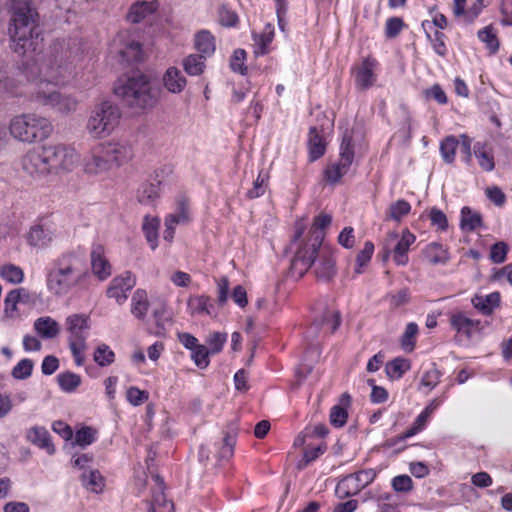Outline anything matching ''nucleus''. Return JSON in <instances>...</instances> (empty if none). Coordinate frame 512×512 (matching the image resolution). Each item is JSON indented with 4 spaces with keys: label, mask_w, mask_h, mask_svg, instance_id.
Returning a JSON list of instances; mask_svg holds the SVG:
<instances>
[{
    "label": "nucleus",
    "mask_w": 512,
    "mask_h": 512,
    "mask_svg": "<svg viewBox=\"0 0 512 512\" xmlns=\"http://www.w3.org/2000/svg\"><path fill=\"white\" fill-rule=\"evenodd\" d=\"M9 34L14 43V52L37 57L24 65L23 73L29 83L28 94L43 106H48L62 115L74 113L79 101L70 94H62L50 87L65 85L75 76V66L70 54L55 45L51 54L39 57L43 37L38 28V13L28 0H14Z\"/></svg>",
    "instance_id": "f257e3e1"
},
{
    "label": "nucleus",
    "mask_w": 512,
    "mask_h": 512,
    "mask_svg": "<svg viewBox=\"0 0 512 512\" xmlns=\"http://www.w3.org/2000/svg\"><path fill=\"white\" fill-rule=\"evenodd\" d=\"M88 277L85 253L66 251L56 257L46 274V288L56 297H63L81 286Z\"/></svg>",
    "instance_id": "f03ea898"
},
{
    "label": "nucleus",
    "mask_w": 512,
    "mask_h": 512,
    "mask_svg": "<svg viewBox=\"0 0 512 512\" xmlns=\"http://www.w3.org/2000/svg\"><path fill=\"white\" fill-rule=\"evenodd\" d=\"M115 94L131 108L146 110L153 108L160 96V89L150 78L137 71L128 75L114 88Z\"/></svg>",
    "instance_id": "7ed1b4c3"
},
{
    "label": "nucleus",
    "mask_w": 512,
    "mask_h": 512,
    "mask_svg": "<svg viewBox=\"0 0 512 512\" xmlns=\"http://www.w3.org/2000/svg\"><path fill=\"white\" fill-rule=\"evenodd\" d=\"M9 132L16 140L32 144L49 138L53 132V125L45 116L23 113L10 120Z\"/></svg>",
    "instance_id": "20e7f679"
},
{
    "label": "nucleus",
    "mask_w": 512,
    "mask_h": 512,
    "mask_svg": "<svg viewBox=\"0 0 512 512\" xmlns=\"http://www.w3.org/2000/svg\"><path fill=\"white\" fill-rule=\"evenodd\" d=\"M332 222L329 214L321 213L314 218L308 242L296 252L291 262V272L302 277L314 262V255L321 248L324 239V230Z\"/></svg>",
    "instance_id": "39448f33"
},
{
    "label": "nucleus",
    "mask_w": 512,
    "mask_h": 512,
    "mask_svg": "<svg viewBox=\"0 0 512 512\" xmlns=\"http://www.w3.org/2000/svg\"><path fill=\"white\" fill-rule=\"evenodd\" d=\"M121 119L118 105L109 100L96 104L90 111L86 131L94 139H102L112 134Z\"/></svg>",
    "instance_id": "423d86ee"
},
{
    "label": "nucleus",
    "mask_w": 512,
    "mask_h": 512,
    "mask_svg": "<svg viewBox=\"0 0 512 512\" xmlns=\"http://www.w3.org/2000/svg\"><path fill=\"white\" fill-rule=\"evenodd\" d=\"M66 330L69 333L68 343L74 362L77 366L85 363V351L90 329V318L85 314H72L66 318Z\"/></svg>",
    "instance_id": "0eeeda50"
},
{
    "label": "nucleus",
    "mask_w": 512,
    "mask_h": 512,
    "mask_svg": "<svg viewBox=\"0 0 512 512\" xmlns=\"http://www.w3.org/2000/svg\"><path fill=\"white\" fill-rule=\"evenodd\" d=\"M44 151L49 175L71 172L80 161L76 149L63 143L44 145Z\"/></svg>",
    "instance_id": "6e6552de"
},
{
    "label": "nucleus",
    "mask_w": 512,
    "mask_h": 512,
    "mask_svg": "<svg viewBox=\"0 0 512 512\" xmlns=\"http://www.w3.org/2000/svg\"><path fill=\"white\" fill-rule=\"evenodd\" d=\"M354 159V144L352 131L346 129L342 135L340 145V158L324 170V179L330 184H335L348 172Z\"/></svg>",
    "instance_id": "1a4fd4ad"
},
{
    "label": "nucleus",
    "mask_w": 512,
    "mask_h": 512,
    "mask_svg": "<svg viewBox=\"0 0 512 512\" xmlns=\"http://www.w3.org/2000/svg\"><path fill=\"white\" fill-rule=\"evenodd\" d=\"M191 221L192 213L189 199L185 196H178L175 200L174 210L167 214L164 220V240L171 243L174 239L176 226L188 225Z\"/></svg>",
    "instance_id": "9d476101"
},
{
    "label": "nucleus",
    "mask_w": 512,
    "mask_h": 512,
    "mask_svg": "<svg viewBox=\"0 0 512 512\" xmlns=\"http://www.w3.org/2000/svg\"><path fill=\"white\" fill-rule=\"evenodd\" d=\"M376 472L374 469H365L344 477L337 485L338 496L349 497L359 493L374 481Z\"/></svg>",
    "instance_id": "9b49d317"
},
{
    "label": "nucleus",
    "mask_w": 512,
    "mask_h": 512,
    "mask_svg": "<svg viewBox=\"0 0 512 512\" xmlns=\"http://www.w3.org/2000/svg\"><path fill=\"white\" fill-rule=\"evenodd\" d=\"M20 165L24 173L35 179H41L49 175L44 145L29 149L21 157Z\"/></svg>",
    "instance_id": "f8f14e48"
},
{
    "label": "nucleus",
    "mask_w": 512,
    "mask_h": 512,
    "mask_svg": "<svg viewBox=\"0 0 512 512\" xmlns=\"http://www.w3.org/2000/svg\"><path fill=\"white\" fill-rule=\"evenodd\" d=\"M83 170L89 175L104 174L112 169L102 142L85 153L81 160Z\"/></svg>",
    "instance_id": "ddd939ff"
},
{
    "label": "nucleus",
    "mask_w": 512,
    "mask_h": 512,
    "mask_svg": "<svg viewBox=\"0 0 512 512\" xmlns=\"http://www.w3.org/2000/svg\"><path fill=\"white\" fill-rule=\"evenodd\" d=\"M112 168L120 167L133 158V149L126 140L111 139L102 142Z\"/></svg>",
    "instance_id": "4468645a"
},
{
    "label": "nucleus",
    "mask_w": 512,
    "mask_h": 512,
    "mask_svg": "<svg viewBox=\"0 0 512 512\" xmlns=\"http://www.w3.org/2000/svg\"><path fill=\"white\" fill-rule=\"evenodd\" d=\"M135 285L136 277L130 271H126L112 279L106 291L107 297L115 299L119 305H122Z\"/></svg>",
    "instance_id": "2eb2a0df"
},
{
    "label": "nucleus",
    "mask_w": 512,
    "mask_h": 512,
    "mask_svg": "<svg viewBox=\"0 0 512 512\" xmlns=\"http://www.w3.org/2000/svg\"><path fill=\"white\" fill-rule=\"evenodd\" d=\"M341 324V315L336 310H326L316 318L307 333L310 337H316L320 331L334 333Z\"/></svg>",
    "instance_id": "dca6fc26"
},
{
    "label": "nucleus",
    "mask_w": 512,
    "mask_h": 512,
    "mask_svg": "<svg viewBox=\"0 0 512 512\" xmlns=\"http://www.w3.org/2000/svg\"><path fill=\"white\" fill-rule=\"evenodd\" d=\"M377 61L373 58H366L362 63L354 68L353 74L356 87L360 90H367L376 82V74L374 72Z\"/></svg>",
    "instance_id": "f3484780"
},
{
    "label": "nucleus",
    "mask_w": 512,
    "mask_h": 512,
    "mask_svg": "<svg viewBox=\"0 0 512 512\" xmlns=\"http://www.w3.org/2000/svg\"><path fill=\"white\" fill-rule=\"evenodd\" d=\"M163 180L160 173L155 172V176L149 181L142 184L137 191V200L140 204L153 206L160 198Z\"/></svg>",
    "instance_id": "a211bd4d"
},
{
    "label": "nucleus",
    "mask_w": 512,
    "mask_h": 512,
    "mask_svg": "<svg viewBox=\"0 0 512 512\" xmlns=\"http://www.w3.org/2000/svg\"><path fill=\"white\" fill-rule=\"evenodd\" d=\"M91 268L93 274L104 281L112 274V266L105 256L104 247L101 244H94L90 253Z\"/></svg>",
    "instance_id": "6ab92c4d"
},
{
    "label": "nucleus",
    "mask_w": 512,
    "mask_h": 512,
    "mask_svg": "<svg viewBox=\"0 0 512 512\" xmlns=\"http://www.w3.org/2000/svg\"><path fill=\"white\" fill-rule=\"evenodd\" d=\"M315 275L319 280L328 281L335 274V260L332 254L325 248L317 251L314 255Z\"/></svg>",
    "instance_id": "aec40b11"
},
{
    "label": "nucleus",
    "mask_w": 512,
    "mask_h": 512,
    "mask_svg": "<svg viewBox=\"0 0 512 512\" xmlns=\"http://www.w3.org/2000/svg\"><path fill=\"white\" fill-rule=\"evenodd\" d=\"M480 320L470 318L465 312H455L450 316V325L457 333L470 338L480 329Z\"/></svg>",
    "instance_id": "412c9836"
},
{
    "label": "nucleus",
    "mask_w": 512,
    "mask_h": 512,
    "mask_svg": "<svg viewBox=\"0 0 512 512\" xmlns=\"http://www.w3.org/2000/svg\"><path fill=\"white\" fill-rule=\"evenodd\" d=\"M26 239L32 247L45 248L53 241L54 232L46 225L35 224L29 229Z\"/></svg>",
    "instance_id": "4be33fe9"
},
{
    "label": "nucleus",
    "mask_w": 512,
    "mask_h": 512,
    "mask_svg": "<svg viewBox=\"0 0 512 512\" xmlns=\"http://www.w3.org/2000/svg\"><path fill=\"white\" fill-rule=\"evenodd\" d=\"M26 437L33 445L45 450L47 454L53 455L55 453V446L52 443L50 434L45 427L34 426L30 428L27 431Z\"/></svg>",
    "instance_id": "5701e85b"
},
{
    "label": "nucleus",
    "mask_w": 512,
    "mask_h": 512,
    "mask_svg": "<svg viewBox=\"0 0 512 512\" xmlns=\"http://www.w3.org/2000/svg\"><path fill=\"white\" fill-rule=\"evenodd\" d=\"M152 480L154 486L151 490L152 496L148 512L161 511L166 505H173L171 501L167 500L164 493L165 485L163 479L159 475H153Z\"/></svg>",
    "instance_id": "b1692460"
},
{
    "label": "nucleus",
    "mask_w": 512,
    "mask_h": 512,
    "mask_svg": "<svg viewBox=\"0 0 512 512\" xmlns=\"http://www.w3.org/2000/svg\"><path fill=\"white\" fill-rule=\"evenodd\" d=\"M308 154L311 162L321 158L326 151V143L321 131L317 127H311L308 133Z\"/></svg>",
    "instance_id": "393cba45"
},
{
    "label": "nucleus",
    "mask_w": 512,
    "mask_h": 512,
    "mask_svg": "<svg viewBox=\"0 0 512 512\" xmlns=\"http://www.w3.org/2000/svg\"><path fill=\"white\" fill-rule=\"evenodd\" d=\"M351 404V396L348 393H343L340 397L339 404L334 405L330 410V423L336 427H343L348 419L347 408Z\"/></svg>",
    "instance_id": "a878e982"
},
{
    "label": "nucleus",
    "mask_w": 512,
    "mask_h": 512,
    "mask_svg": "<svg viewBox=\"0 0 512 512\" xmlns=\"http://www.w3.org/2000/svg\"><path fill=\"white\" fill-rule=\"evenodd\" d=\"M34 331L43 339L56 338L60 333L59 323L50 316L37 318L33 324Z\"/></svg>",
    "instance_id": "bb28decb"
},
{
    "label": "nucleus",
    "mask_w": 512,
    "mask_h": 512,
    "mask_svg": "<svg viewBox=\"0 0 512 512\" xmlns=\"http://www.w3.org/2000/svg\"><path fill=\"white\" fill-rule=\"evenodd\" d=\"M416 237L408 229L403 230L401 238L394 248V261L397 265H405L408 262L407 253L410 246L415 242Z\"/></svg>",
    "instance_id": "cd10ccee"
},
{
    "label": "nucleus",
    "mask_w": 512,
    "mask_h": 512,
    "mask_svg": "<svg viewBox=\"0 0 512 512\" xmlns=\"http://www.w3.org/2000/svg\"><path fill=\"white\" fill-rule=\"evenodd\" d=\"M471 302L474 308L483 315H490L500 304V293L492 292L487 295H475Z\"/></svg>",
    "instance_id": "c85d7f7f"
},
{
    "label": "nucleus",
    "mask_w": 512,
    "mask_h": 512,
    "mask_svg": "<svg viewBox=\"0 0 512 512\" xmlns=\"http://www.w3.org/2000/svg\"><path fill=\"white\" fill-rule=\"evenodd\" d=\"M214 306L207 295H194L187 301V311L190 315H211Z\"/></svg>",
    "instance_id": "c756f323"
},
{
    "label": "nucleus",
    "mask_w": 512,
    "mask_h": 512,
    "mask_svg": "<svg viewBox=\"0 0 512 512\" xmlns=\"http://www.w3.org/2000/svg\"><path fill=\"white\" fill-rule=\"evenodd\" d=\"M163 83L169 92L178 94L185 88L186 78L178 68L169 67L163 76Z\"/></svg>",
    "instance_id": "7c9ffc66"
},
{
    "label": "nucleus",
    "mask_w": 512,
    "mask_h": 512,
    "mask_svg": "<svg viewBox=\"0 0 512 512\" xmlns=\"http://www.w3.org/2000/svg\"><path fill=\"white\" fill-rule=\"evenodd\" d=\"M194 45L196 50L200 53L199 55L205 58L213 55L216 49L215 38L208 30H200L196 33Z\"/></svg>",
    "instance_id": "2f4dec72"
},
{
    "label": "nucleus",
    "mask_w": 512,
    "mask_h": 512,
    "mask_svg": "<svg viewBox=\"0 0 512 512\" xmlns=\"http://www.w3.org/2000/svg\"><path fill=\"white\" fill-rule=\"evenodd\" d=\"M157 8L158 2L156 0L137 2L131 6L127 18L131 23H139L146 16L156 11Z\"/></svg>",
    "instance_id": "473e14b6"
},
{
    "label": "nucleus",
    "mask_w": 512,
    "mask_h": 512,
    "mask_svg": "<svg viewBox=\"0 0 512 512\" xmlns=\"http://www.w3.org/2000/svg\"><path fill=\"white\" fill-rule=\"evenodd\" d=\"M160 226V219L158 217H151L146 215L143 219L142 230L145 238L152 250L158 246V230Z\"/></svg>",
    "instance_id": "72a5a7b5"
},
{
    "label": "nucleus",
    "mask_w": 512,
    "mask_h": 512,
    "mask_svg": "<svg viewBox=\"0 0 512 512\" xmlns=\"http://www.w3.org/2000/svg\"><path fill=\"white\" fill-rule=\"evenodd\" d=\"M236 445V435L225 434L223 438L215 443L216 457L219 461H229L234 455Z\"/></svg>",
    "instance_id": "f704fd0d"
},
{
    "label": "nucleus",
    "mask_w": 512,
    "mask_h": 512,
    "mask_svg": "<svg viewBox=\"0 0 512 512\" xmlns=\"http://www.w3.org/2000/svg\"><path fill=\"white\" fill-rule=\"evenodd\" d=\"M148 308L149 301L146 291L137 289L131 298V313L138 319H144Z\"/></svg>",
    "instance_id": "c9c22d12"
},
{
    "label": "nucleus",
    "mask_w": 512,
    "mask_h": 512,
    "mask_svg": "<svg viewBox=\"0 0 512 512\" xmlns=\"http://www.w3.org/2000/svg\"><path fill=\"white\" fill-rule=\"evenodd\" d=\"M474 155L478 159V163L483 170L490 172L494 169V157L486 143H475Z\"/></svg>",
    "instance_id": "e433bc0d"
},
{
    "label": "nucleus",
    "mask_w": 512,
    "mask_h": 512,
    "mask_svg": "<svg viewBox=\"0 0 512 512\" xmlns=\"http://www.w3.org/2000/svg\"><path fill=\"white\" fill-rule=\"evenodd\" d=\"M482 226V217L478 212L465 206L461 209L460 228L463 231H475Z\"/></svg>",
    "instance_id": "4c0bfd02"
},
{
    "label": "nucleus",
    "mask_w": 512,
    "mask_h": 512,
    "mask_svg": "<svg viewBox=\"0 0 512 512\" xmlns=\"http://www.w3.org/2000/svg\"><path fill=\"white\" fill-rule=\"evenodd\" d=\"M118 54L124 62L133 63L142 60L143 50L139 42L131 40L119 49Z\"/></svg>",
    "instance_id": "58836bf2"
},
{
    "label": "nucleus",
    "mask_w": 512,
    "mask_h": 512,
    "mask_svg": "<svg viewBox=\"0 0 512 512\" xmlns=\"http://www.w3.org/2000/svg\"><path fill=\"white\" fill-rule=\"evenodd\" d=\"M22 296H27V290L18 288L11 290L4 300V312L9 318H14L17 313V304L22 301Z\"/></svg>",
    "instance_id": "ea45409f"
},
{
    "label": "nucleus",
    "mask_w": 512,
    "mask_h": 512,
    "mask_svg": "<svg viewBox=\"0 0 512 512\" xmlns=\"http://www.w3.org/2000/svg\"><path fill=\"white\" fill-rule=\"evenodd\" d=\"M83 486L91 492L100 493L104 487V478L98 470L84 471L81 476Z\"/></svg>",
    "instance_id": "a19ab883"
},
{
    "label": "nucleus",
    "mask_w": 512,
    "mask_h": 512,
    "mask_svg": "<svg viewBox=\"0 0 512 512\" xmlns=\"http://www.w3.org/2000/svg\"><path fill=\"white\" fill-rule=\"evenodd\" d=\"M205 57L199 54H190L183 60V68L190 76H198L205 68Z\"/></svg>",
    "instance_id": "79ce46f5"
},
{
    "label": "nucleus",
    "mask_w": 512,
    "mask_h": 512,
    "mask_svg": "<svg viewBox=\"0 0 512 512\" xmlns=\"http://www.w3.org/2000/svg\"><path fill=\"white\" fill-rule=\"evenodd\" d=\"M57 382L62 391L72 393L81 385V377L67 371L57 375Z\"/></svg>",
    "instance_id": "37998d69"
},
{
    "label": "nucleus",
    "mask_w": 512,
    "mask_h": 512,
    "mask_svg": "<svg viewBox=\"0 0 512 512\" xmlns=\"http://www.w3.org/2000/svg\"><path fill=\"white\" fill-rule=\"evenodd\" d=\"M459 147V140L451 135L444 138L440 143V153L443 160L451 164L455 160V153L457 148Z\"/></svg>",
    "instance_id": "c03bdc74"
},
{
    "label": "nucleus",
    "mask_w": 512,
    "mask_h": 512,
    "mask_svg": "<svg viewBox=\"0 0 512 512\" xmlns=\"http://www.w3.org/2000/svg\"><path fill=\"white\" fill-rule=\"evenodd\" d=\"M431 30L432 29H427V32H425L427 39L431 43L434 52L441 57H445L448 53L445 34L437 29L431 33Z\"/></svg>",
    "instance_id": "a18cd8bd"
},
{
    "label": "nucleus",
    "mask_w": 512,
    "mask_h": 512,
    "mask_svg": "<svg viewBox=\"0 0 512 512\" xmlns=\"http://www.w3.org/2000/svg\"><path fill=\"white\" fill-rule=\"evenodd\" d=\"M93 359L100 367L110 366L115 361V353L104 343L99 344L93 354Z\"/></svg>",
    "instance_id": "49530a36"
},
{
    "label": "nucleus",
    "mask_w": 512,
    "mask_h": 512,
    "mask_svg": "<svg viewBox=\"0 0 512 512\" xmlns=\"http://www.w3.org/2000/svg\"><path fill=\"white\" fill-rule=\"evenodd\" d=\"M410 369V362L404 358H396L386 364L385 370L391 379H400Z\"/></svg>",
    "instance_id": "de8ad7c7"
},
{
    "label": "nucleus",
    "mask_w": 512,
    "mask_h": 512,
    "mask_svg": "<svg viewBox=\"0 0 512 512\" xmlns=\"http://www.w3.org/2000/svg\"><path fill=\"white\" fill-rule=\"evenodd\" d=\"M29 87V84L27 85ZM0 93H8L13 96H21L28 93V88L25 91H18L15 81L8 77L7 71L3 66H0Z\"/></svg>",
    "instance_id": "09e8293b"
},
{
    "label": "nucleus",
    "mask_w": 512,
    "mask_h": 512,
    "mask_svg": "<svg viewBox=\"0 0 512 512\" xmlns=\"http://www.w3.org/2000/svg\"><path fill=\"white\" fill-rule=\"evenodd\" d=\"M0 276L11 284H19L24 279V272L19 266L7 264L1 267Z\"/></svg>",
    "instance_id": "8fccbe9b"
},
{
    "label": "nucleus",
    "mask_w": 512,
    "mask_h": 512,
    "mask_svg": "<svg viewBox=\"0 0 512 512\" xmlns=\"http://www.w3.org/2000/svg\"><path fill=\"white\" fill-rule=\"evenodd\" d=\"M411 211V205L406 200L400 199L392 203L389 207L387 219L399 222Z\"/></svg>",
    "instance_id": "3c124183"
},
{
    "label": "nucleus",
    "mask_w": 512,
    "mask_h": 512,
    "mask_svg": "<svg viewBox=\"0 0 512 512\" xmlns=\"http://www.w3.org/2000/svg\"><path fill=\"white\" fill-rule=\"evenodd\" d=\"M427 257L432 264H445L449 259L447 251L439 243L428 245Z\"/></svg>",
    "instance_id": "603ef678"
},
{
    "label": "nucleus",
    "mask_w": 512,
    "mask_h": 512,
    "mask_svg": "<svg viewBox=\"0 0 512 512\" xmlns=\"http://www.w3.org/2000/svg\"><path fill=\"white\" fill-rule=\"evenodd\" d=\"M274 39V28L266 25L261 34L255 39L258 45L257 54L265 55L269 52V45Z\"/></svg>",
    "instance_id": "864d4df0"
},
{
    "label": "nucleus",
    "mask_w": 512,
    "mask_h": 512,
    "mask_svg": "<svg viewBox=\"0 0 512 512\" xmlns=\"http://www.w3.org/2000/svg\"><path fill=\"white\" fill-rule=\"evenodd\" d=\"M440 377L441 372L437 369L435 364H431L421 377L420 387H425L428 391H431L438 385Z\"/></svg>",
    "instance_id": "5fc2aeb1"
},
{
    "label": "nucleus",
    "mask_w": 512,
    "mask_h": 512,
    "mask_svg": "<svg viewBox=\"0 0 512 512\" xmlns=\"http://www.w3.org/2000/svg\"><path fill=\"white\" fill-rule=\"evenodd\" d=\"M374 253V244L371 241H366L363 249L359 251L356 257V267L355 272L357 274L362 273V268L366 266Z\"/></svg>",
    "instance_id": "6e6d98bb"
},
{
    "label": "nucleus",
    "mask_w": 512,
    "mask_h": 512,
    "mask_svg": "<svg viewBox=\"0 0 512 512\" xmlns=\"http://www.w3.org/2000/svg\"><path fill=\"white\" fill-rule=\"evenodd\" d=\"M417 334L418 325L414 322L408 323L401 337V345L405 351L411 352L414 349L415 337Z\"/></svg>",
    "instance_id": "4d7b16f0"
},
{
    "label": "nucleus",
    "mask_w": 512,
    "mask_h": 512,
    "mask_svg": "<svg viewBox=\"0 0 512 512\" xmlns=\"http://www.w3.org/2000/svg\"><path fill=\"white\" fill-rule=\"evenodd\" d=\"M33 361L25 358L20 360L12 369L11 375L18 380H24L31 376L33 371Z\"/></svg>",
    "instance_id": "13d9d810"
},
{
    "label": "nucleus",
    "mask_w": 512,
    "mask_h": 512,
    "mask_svg": "<svg viewBox=\"0 0 512 512\" xmlns=\"http://www.w3.org/2000/svg\"><path fill=\"white\" fill-rule=\"evenodd\" d=\"M478 38L486 44L490 52L495 53L499 49V42L491 26L478 31Z\"/></svg>",
    "instance_id": "bf43d9fd"
},
{
    "label": "nucleus",
    "mask_w": 512,
    "mask_h": 512,
    "mask_svg": "<svg viewBox=\"0 0 512 512\" xmlns=\"http://www.w3.org/2000/svg\"><path fill=\"white\" fill-rule=\"evenodd\" d=\"M96 434L95 429L88 426L82 427L75 434V442L82 447L88 446L96 440Z\"/></svg>",
    "instance_id": "052dcab7"
},
{
    "label": "nucleus",
    "mask_w": 512,
    "mask_h": 512,
    "mask_svg": "<svg viewBox=\"0 0 512 512\" xmlns=\"http://www.w3.org/2000/svg\"><path fill=\"white\" fill-rule=\"evenodd\" d=\"M191 352V358L198 368L205 369L209 365V355L211 353L206 346L199 345Z\"/></svg>",
    "instance_id": "680f3d73"
},
{
    "label": "nucleus",
    "mask_w": 512,
    "mask_h": 512,
    "mask_svg": "<svg viewBox=\"0 0 512 512\" xmlns=\"http://www.w3.org/2000/svg\"><path fill=\"white\" fill-rule=\"evenodd\" d=\"M227 341V334L221 332L211 333L207 338L208 350L211 354H217Z\"/></svg>",
    "instance_id": "e2e57ef3"
},
{
    "label": "nucleus",
    "mask_w": 512,
    "mask_h": 512,
    "mask_svg": "<svg viewBox=\"0 0 512 512\" xmlns=\"http://www.w3.org/2000/svg\"><path fill=\"white\" fill-rule=\"evenodd\" d=\"M429 219L431 225L436 227L440 231H446L448 229V219L445 213L437 207H433L429 213Z\"/></svg>",
    "instance_id": "0e129e2a"
},
{
    "label": "nucleus",
    "mask_w": 512,
    "mask_h": 512,
    "mask_svg": "<svg viewBox=\"0 0 512 512\" xmlns=\"http://www.w3.org/2000/svg\"><path fill=\"white\" fill-rule=\"evenodd\" d=\"M508 253V246L506 243L499 241L491 246L490 249V260L493 263L500 264L506 260Z\"/></svg>",
    "instance_id": "69168bd1"
},
{
    "label": "nucleus",
    "mask_w": 512,
    "mask_h": 512,
    "mask_svg": "<svg viewBox=\"0 0 512 512\" xmlns=\"http://www.w3.org/2000/svg\"><path fill=\"white\" fill-rule=\"evenodd\" d=\"M246 59V52L243 49H236L232 55L230 67L236 72L244 75L247 71V67L244 64Z\"/></svg>",
    "instance_id": "338daca9"
},
{
    "label": "nucleus",
    "mask_w": 512,
    "mask_h": 512,
    "mask_svg": "<svg viewBox=\"0 0 512 512\" xmlns=\"http://www.w3.org/2000/svg\"><path fill=\"white\" fill-rule=\"evenodd\" d=\"M387 299L390 303V306L393 308H398L407 304L410 300V292L408 288H403L396 293H390L387 295Z\"/></svg>",
    "instance_id": "774afa93"
}]
</instances>
